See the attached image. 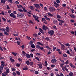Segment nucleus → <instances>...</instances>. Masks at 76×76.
Listing matches in <instances>:
<instances>
[{
  "mask_svg": "<svg viewBox=\"0 0 76 76\" xmlns=\"http://www.w3.org/2000/svg\"><path fill=\"white\" fill-rule=\"evenodd\" d=\"M14 14H17V12L15 11H14L13 13H12L10 14V16L13 18H16V16Z\"/></svg>",
  "mask_w": 76,
  "mask_h": 76,
  "instance_id": "f257e3e1",
  "label": "nucleus"
},
{
  "mask_svg": "<svg viewBox=\"0 0 76 76\" xmlns=\"http://www.w3.org/2000/svg\"><path fill=\"white\" fill-rule=\"evenodd\" d=\"M49 10L50 11V12H53V11H55V10H56V9L53 7L50 6L49 7Z\"/></svg>",
  "mask_w": 76,
  "mask_h": 76,
  "instance_id": "f03ea898",
  "label": "nucleus"
},
{
  "mask_svg": "<svg viewBox=\"0 0 76 76\" xmlns=\"http://www.w3.org/2000/svg\"><path fill=\"white\" fill-rule=\"evenodd\" d=\"M17 17L18 18H23L24 16V15L23 13H18V14L17 15Z\"/></svg>",
  "mask_w": 76,
  "mask_h": 76,
  "instance_id": "7ed1b4c3",
  "label": "nucleus"
},
{
  "mask_svg": "<svg viewBox=\"0 0 76 76\" xmlns=\"http://www.w3.org/2000/svg\"><path fill=\"white\" fill-rule=\"evenodd\" d=\"M34 6L36 9H41V7L39 5V4H34Z\"/></svg>",
  "mask_w": 76,
  "mask_h": 76,
  "instance_id": "20e7f679",
  "label": "nucleus"
},
{
  "mask_svg": "<svg viewBox=\"0 0 76 76\" xmlns=\"http://www.w3.org/2000/svg\"><path fill=\"white\" fill-rule=\"evenodd\" d=\"M48 33L49 34H50L51 35H54V31H53V30H50L48 32Z\"/></svg>",
  "mask_w": 76,
  "mask_h": 76,
  "instance_id": "39448f33",
  "label": "nucleus"
},
{
  "mask_svg": "<svg viewBox=\"0 0 76 76\" xmlns=\"http://www.w3.org/2000/svg\"><path fill=\"white\" fill-rule=\"evenodd\" d=\"M42 29L44 30V31H47V29H48V27L46 26L45 25H44L42 26Z\"/></svg>",
  "mask_w": 76,
  "mask_h": 76,
  "instance_id": "423d86ee",
  "label": "nucleus"
},
{
  "mask_svg": "<svg viewBox=\"0 0 76 76\" xmlns=\"http://www.w3.org/2000/svg\"><path fill=\"white\" fill-rule=\"evenodd\" d=\"M51 62L53 63H55L57 62V59L55 58L51 60Z\"/></svg>",
  "mask_w": 76,
  "mask_h": 76,
  "instance_id": "0eeeda50",
  "label": "nucleus"
},
{
  "mask_svg": "<svg viewBox=\"0 0 76 76\" xmlns=\"http://www.w3.org/2000/svg\"><path fill=\"white\" fill-rule=\"evenodd\" d=\"M39 31L42 33V34H45V32L44 31V30H43L42 29L40 28H39Z\"/></svg>",
  "mask_w": 76,
  "mask_h": 76,
  "instance_id": "6e6552de",
  "label": "nucleus"
},
{
  "mask_svg": "<svg viewBox=\"0 0 76 76\" xmlns=\"http://www.w3.org/2000/svg\"><path fill=\"white\" fill-rule=\"evenodd\" d=\"M37 44H38V45H41L42 46H43L44 45L42 44L41 42H37Z\"/></svg>",
  "mask_w": 76,
  "mask_h": 76,
  "instance_id": "1a4fd4ad",
  "label": "nucleus"
},
{
  "mask_svg": "<svg viewBox=\"0 0 76 76\" xmlns=\"http://www.w3.org/2000/svg\"><path fill=\"white\" fill-rule=\"evenodd\" d=\"M26 57L28 58H29L31 57V55H29V53H28L27 54H26Z\"/></svg>",
  "mask_w": 76,
  "mask_h": 76,
  "instance_id": "9d476101",
  "label": "nucleus"
},
{
  "mask_svg": "<svg viewBox=\"0 0 76 76\" xmlns=\"http://www.w3.org/2000/svg\"><path fill=\"white\" fill-rule=\"evenodd\" d=\"M5 31L7 32H9V27L7 26L5 28Z\"/></svg>",
  "mask_w": 76,
  "mask_h": 76,
  "instance_id": "9b49d317",
  "label": "nucleus"
},
{
  "mask_svg": "<svg viewBox=\"0 0 76 76\" xmlns=\"http://www.w3.org/2000/svg\"><path fill=\"white\" fill-rule=\"evenodd\" d=\"M53 3L56 5L57 7H59V6H60V4H58L55 1L53 2Z\"/></svg>",
  "mask_w": 76,
  "mask_h": 76,
  "instance_id": "f8f14e48",
  "label": "nucleus"
},
{
  "mask_svg": "<svg viewBox=\"0 0 76 76\" xmlns=\"http://www.w3.org/2000/svg\"><path fill=\"white\" fill-rule=\"evenodd\" d=\"M37 66H39V69H42V64L41 63L40 64H38Z\"/></svg>",
  "mask_w": 76,
  "mask_h": 76,
  "instance_id": "ddd939ff",
  "label": "nucleus"
},
{
  "mask_svg": "<svg viewBox=\"0 0 76 76\" xmlns=\"http://www.w3.org/2000/svg\"><path fill=\"white\" fill-rule=\"evenodd\" d=\"M11 53L14 56H16L17 54H18V53H16L13 52H12Z\"/></svg>",
  "mask_w": 76,
  "mask_h": 76,
  "instance_id": "4468645a",
  "label": "nucleus"
},
{
  "mask_svg": "<svg viewBox=\"0 0 76 76\" xmlns=\"http://www.w3.org/2000/svg\"><path fill=\"white\" fill-rule=\"evenodd\" d=\"M56 17L57 19H60L61 18V16L60 15L57 14L56 15Z\"/></svg>",
  "mask_w": 76,
  "mask_h": 76,
  "instance_id": "2eb2a0df",
  "label": "nucleus"
},
{
  "mask_svg": "<svg viewBox=\"0 0 76 76\" xmlns=\"http://www.w3.org/2000/svg\"><path fill=\"white\" fill-rule=\"evenodd\" d=\"M29 64L30 66H32L34 64V62H30L29 63Z\"/></svg>",
  "mask_w": 76,
  "mask_h": 76,
  "instance_id": "dca6fc26",
  "label": "nucleus"
},
{
  "mask_svg": "<svg viewBox=\"0 0 76 76\" xmlns=\"http://www.w3.org/2000/svg\"><path fill=\"white\" fill-rule=\"evenodd\" d=\"M57 22H58V21H57V20H53V23L54 24H55V25L57 24Z\"/></svg>",
  "mask_w": 76,
  "mask_h": 76,
  "instance_id": "f3484780",
  "label": "nucleus"
},
{
  "mask_svg": "<svg viewBox=\"0 0 76 76\" xmlns=\"http://www.w3.org/2000/svg\"><path fill=\"white\" fill-rule=\"evenodd\" d=\"M66 65L64 66V68H62V70L63 71H65L66 70Z\"/></svg>",
  "mask_w": 76,
  "mask_h": 76,
  "instance_id": "a211bd4d",
  "label": "nucleus"
},
{
  "mask_svg": "<svg viewBox=\"0 0 76 76\" xmlns=\"http://www.w3.org/2000/svg\"><path fill=\"white\" fill-rule=\"evenodd\" d=\"M29 8L30 9L32 10H34V7H33V6H30L29 7Z\"/></svg>",
  "mask_w": 76,
  "mask_h": 76,
  "instance_id": "6ab92c4d",
  "label": "nucleus"
},
{
  "mask_svg": "<svg viewBox=\"0 0 76 76\" xmlns=\"http://www.w3.org/2000/svg\"><path fill=\"white\" fill-rule=\"evenodd\" d=\"M0 31H3L4 32H5V28H0Z\"/></svg>",
  "mask_w": 76,
  "mask_h": 76,
  "instance_id": "aec40b11",
  "label": "nucleus"
},
{
  "mask_svg": "<svg viewBox=\"0 0 76 76\" xmlns=\"http://www.w3.org/2000/svg\"><path fill=\"white\" fill-rule=\"evenodd\" d=\"M69 75L70 76H73V73L72 72H71L69 73Z\"/></svg>",
  "mask_w": 76,
  "mask_h": 76,
  "instance_id": "412c9836",
  "label": "nucleus"
},
{
  "mask_svg": "<svg viewBox=\"0 0 76 76\" xmlns=\"http://www.w3.org/2000/svg\"><path fill=\"white\" fill-rule=\"evenodd\" d=\"M26 63L27 65H29V61H26Z\"/></svg>",
  "mask_w": 76,
  "mask_h": 76,
  "instance_id": "4be33fe9",
  "label": "nucleus"
},
{
  "mask_svg": "<svg viewBox=\"0 0 76 76\" xmlns=\"http://www.w3.org/2000/svg\"><path fill=\"white\" fill-rule=\"evenodd\" d=\"M41 46H39V45H37L36 46V47L38 49H39V48H40V47Z\"/></svg>",
  "mask_w": 76,
  "mask_h": 76,
  "instance_id": "5701e85b",
  "label": "nucleus"
},
{
  "mask_svg": "<svg viewBox=\"0 0 76 76\" xmlns=\"http://www.w3.org/2000/svg\"><path fill=\"white\" fill-rule=\"evenodd\" d=\"M4 34H5V35H9V33H7V31H5L4 32Z\"/></svg>",
  "mask_w": 76,
  "mask_h": 76,
  "instance_id": "b1692460",
  "label": "nucleus"
},
{
  "mask_svg": "<svg viewBox=\"0 0 76 76\" xmlns=\"http://www.w3.org/2000/svg\"><path fill=\"white\" fill-rule=\"evenodd\" d=\"M1 3H3V4H5L6 3V1L3 0H1Z\"/></svg>",
  "mask_w": 76,
  "mask_h": 76,
  "instance_id": "393cba45",
  "label": "nucleus"
},
{
  "mask_svg": "<svg viewBox=\"0 0 76 76\" xmlns=\"http://www.w3.org/2000/svg\"><path fill=\"white\" fill-rule=\"evenodd\" d=\"M10 60L11 61V62H15V59H14L10 58Z\"/></svg>",
  "mask_w": 76,
  "mask_h": 76,
  "instance_id": "a878e982",
  "label": "nucleus"
},
{
  "mask_svg": "<svg viewBox=\"0 0 76 76\" xmlns=\"http://www.w3.org/2000/svg\"><path fill=\"white\" fill-rule=\"evenodd\" d=\"M29 22L30 23H31V24H33V23H34V22H33V21L32 20H29Z\"/></svg>",
  "mask_w": 76,
  "mask_h": 76,
  "instance_id": "bb28decb",
  "label": "nucleus"
},
{
  "mask_svg": "<svg viewBox=\"0 0 76 76\" xmlns=\"http://www.w3.org/2000/svg\"><path fill=\"white\" fill-rule=\"evenodd\" d=\"M16 66L17 67H19L20 66V64L19 63H18L16 64Z\"/></svg>",
  "mask_w": 76,
  "mask_h": 76,
  "instance_id": "cd10ccee",
  "label": "nucleus"
},
{
  "mask_svg": "<svg viewBox=\"0 0 76 76\" xmlns=\"http://www.w3.org/2000/svg\"><path fill=\"white\" fill-rule=\"evenodd\" d=\"M22 9L24 12H27V10H25V7H24Z\"/></svg>",
  "mask_w": 76,
  "mask_h": 76,
  "instance_id": "c85d7f7f",
  "label": "nucleus"
},
{
  "mask_svg": "<svg viewBox=\"0 0 76 76\" xmlns=\"http://www.w3.org/2000/svg\"><path fill=\"white\" fill-rule=\"evenodd\" d=\"M33 35L34 36V37H35V38H37V37H38V35H37V34H33Z\"/></svg>",
  "mask_w": 76,
  "mask_h": 76,
  "instance_id": "c756f323",
  "label": "nucleus"
},
{
  "mask_svg": "<svg viewBox=\"0 0 76 76\" xmlns=\"http://www.w3.org/2000/svg\"><path fill=\"white\" fill-rule=\"evenodd\" d=\"M18 10L20 12H23V10L21 9H18Z\"/></svg>",
  "mask_w": 76,
  "mask_h": 76,
  "instance_id": "7c9ffc66",
  "label": "nucleus"
},
{
  "mask_svg": "<svg viewBox=\"0 0 76 76\" xmlns=\"http://www.w3.org/2000/svg\"><path fill=\"white\" fill-rule=\"evenodd\" d=\"M48 15L49 16H51L52 17L53 16V14H50V13H48Z\"/></svg>",
  "mask_w": 76,
  "mask_h": 76,
  "instance_id": "2f4dec72",
  "label": "nucleus"
},
{
  "mask_svg": "<svg viewBox=\"0 0 76 76\" xmlns=\"http://www.w3.org/2000/svg\"><path fill=\"white\" fill-rule=\"evenodd\" d=\"M31 47H32V48H35V45H34V44L31 45Z\"/></svg>",
  "mask_w": 76,
  "mask_h": 76,
  "instance_id": "473e14b6",
  "label": "nucleus"
},
{
  "mask_svg": "<svg viewBox=\"0 0 76 76\" xmlns=\"http://www.w3.org/2000/svg\"><path fill=\"white\" fill-rule=\"evenodd\" d=\"M59 60L61 62H62V63H64V60H61V58H59Z\"/></svg>",
  "mask_w": 76,
  "mask_h": 76,
  "instance_id": "72a5a7b5",
  "label": "nucleus"
},
{
  "mask_svg": "<svg viewBox=\"0 0 76 76\" xmlns=\"http://www.w3.org/2000/svg\"><path fill=\"white\" fill-rule=\"evenodd\" d=\"M35 59H36V60H38V61H40L39 59V58H38V57H35Z\"/></svg>",
  "mask_w": 76,
  "mask_h": 76,
  "instance_id": "f704fd0d",
  "label": "nucleus"
},
{
  "mask_svg": "<svg viewBox=\"0 0 76 76\" xmlns=\"http://www.w3.org/2000/svg\"><path fill=\"white\" fill-rule=\"evenodd\" d=\"M13 35H14V36H15V37H18V36L19 35V34H18V33H17L16 34H13Z\"/></svg>",
  "mask_w": 76,
  "mask_h": 76,
  "instance_id": "c9c22d12",
  "label": "nucleus"
},
{
  "mask_svg": "<svg viewBox=\"0 0 76 76\" xmlns=\"http://www.w3.org/2000/svg\"><path fill=\"white\" fill-rule=\"evenodd\" d=\"M45 39L46 40V41H49L50 38H49L48 37H47L45 38Z\"/></svg>",
  "mask_w": 76,
  "mask_h": 76,
  "instance_id": "e433bc0d",
  "label": "nucleus"
},
{
  "mask_svg": "<svg viewBox=\"0 0 76 76\" xmlns=\"http://www.w3.org/2000/svg\"><path fill=\"white\" fill-rule=\"evenodd\" d=\"M63 57H67V54H63Z\"/></svg>",
  "mask_w": 76,
  "mask_h": 76,
  "instance_id": "4c0bfd02",
  "label": "nucleus"
},
{
  "mask_svg": "<svg viewBox=\"0 0 76 76\" xmlns=\"http://www.w3.org/2000/svg\"><path fill=\"white\" fill-rule=\"evenodd\" d=\"M65 45H66V46H67V47H70V45L69 43L65 44Z\"/></svg>",
  "mask_w": 76,
  "mask_h": 76,
  "instance_id": "58836bf2",
  "label": "nucleus"
},
{
  "mask_svg": "<svg viewBox=\"0 0 76 76\" xmlns=\"http://www.w3.org/2000/svg\"><path fill=\"white\" fill-rule=\"evenodd\" d=\"M18 60L19 61V62H22V60L21 59V58H19L18 59Z\"/></svg>",
  "mask_w": 76,
  "mask_h": 76,
  "instance_id": "ea45409f",
  "label": "nucleus"
},
{
  "mask_svg": "<svg viewBox=\"0 0 76 76\" xmlns=\"http://www.w3.org/2000/svg\"><path fill=\"white\" fill-rule=\"evenodd\" d=\"M2 19L4 21H5V22H6V19L5 18L2 17Z\"/></svg>",
  "mask_w": 76,
  "mask_h": 76,
  "instance_id": "a19ab883",
  "label": "nucleus"
},
{
  "mask_svg": "<svg viewBox=\"0 0 76 76\" xmlns=\"http://www.w3.org/2000/svg\"><path fill=\"white\" fill-rule=\"evenodd\" d=\"M35 74H36V75H38V74H39V72L38 71H36L34 72Z\"/></svg>",
  "mask_w": 76,
  "mask_h": 76,
  "instance_id": "79ce46f5",
  "label": "nucleus"
},
{
  "mask_svg": "<svg viewBox=\"0 0 76 76\" xmlns=\"http://www.w3.org/2000/svg\"><path fill=\"white\" fill-rule=\"evenodd\" d=\"M16 73L18 75H20V72L18 71H16Z\"/></svg>",
  "mask_w": 76,
  "mask_h": 76,
  "instance_id": "37998d69",
  "label": "nucleus"
},
{
  "mask_svg": "<svg viewBox=\"0 0 76 76\" xmlns=\"http://www.w3.org/2000/svg\"><path fill=\"white\" fill-rule=\"evenodd\" d=\"M6 72H7L8 73H9V72H10V71H9V69H7L6 70Z\"/></svg>",
  "mask_w": 76,
  "mask_h": 76,
  "instance_id": "c03bdc74",
  "label": "nucleus"
},
{
  "mask_svg": "<svg viewBox=\"0 0 76 76\" xmlns=\"http://www.w3.org/2000/svg\"><path fill=\"white\" fill-rule=\"evenodd\" d=\"M28 70V68L27 67H26L23 69V70Z\"/></svg>",
  "mask_w": 76,
  "mask_h": 76,
  "instance_id": "a18cd8bd",
  "label": "nucleus"
},
{
  "mask_svg": "<svg viewBox=\"0 0 76 76\" xmlns=\"http://www.w3.org/2000/svg\"><path fill=\"white\" fill-rule=\"evenodd\" d=\"M45 64L44 65V66H47V65H48V63H47V61H45Z\"/></svg>",
  "mask_w": 76,
  "mask_h": 76,
  "instance_id": "49530a36",
  "label": "nucleus"
},
{
  "mask_svg": "<svg viewBox=\"0 0 76 76\" xmlns=\"http://www.w3.org/2000/svg\"><path fill=\"white\" fill-rule=\"evenodd\" d=\"M64 64H69V61L67 60L66 62H64Z\"/></svg>",
  "mask_w": 76,
  "mask_h": 76,
  "instance_id": "de8ad7c7",
  "label": "nucleus"
},
{
  "mask_svg": "<svg viewBox=\"0 0 76 76\" xmlns=\"http://www.w3.org/2000/svg\"><path fill=\"white\" fill-rule=\"evenodd\" d=\"M56 1L57 3H60V1L59 0H57Z\"/></svg>",
  "mask_w": 76,
  "mask_h": 76,
  "instance_id": "09e8293b",
  "label": "nucleus"
},
{
  "mask_svg": "<svg viewBox=\"0 0 76 76\" xmlns=\"http://www.w3.org/2000/svg\"><path fill=\"white\" fill-rule=\"evenodd\" d=\"M26 38H27V39H28L29 40H30V39H31V38L29 37H28L27 36L26 37Z\"/></svg>",
  "mask_w": 76,
  "mask_h": 76,
  "instance_id": "8fccbe9b",
  "label": "nucleus"
},
{
  "mask_svg": "<svg viewBox=\"0 0 76 76\" xmlns=\"http://www.w3.org/2000/svg\"><path fill=\"white\" fill-rule=\"evenodd\" d=\"M8 2H9V3H13L12 1H13V0H8Z\"/></svg>",
  "mask_w": 76,
  "mask_h": 76,
  "instance_id": "3c124183",
  "label": "nucleus"
},
{
  "mask_svg": "<svg viewBox=\"0 0 76 76\" xmlns=\"http://www.w3.org/2000/svg\"><path fill=\"white\" fill-rule=\"evenodd\" d=\"M66 53L67 54H70V51L69 50H67L66 51Z\"/></svg>",
  "mask_w": 76,
  "mask_h": 76,
  "instance_id": "603ef678",
  "label": "nucleus"
},
{
  "mask_svg": "<svg viewBox=\"0 0 76 76\" xmlns=\"http://www.w3.org/2000/svg\"><path fill=\"white\" fill-rule=\"evenodd\" d=\"M56 49V48L55 47H53V51H55Z\"/></svg>",
  "mask_w": 76,
  "mask_h": 76,
  "instance_id": "864d4df0",
  "label": "nucleus"
},
{
  "mask_svg": "<svg viewBox=\"0 0 76 76\" xmlns=\"http://www.w3.org/2000/svg\"><path fill=\"white\" fill-rule=\"evenodd\" d=\"M22 53L23 55H24V56H25L26 54V53H25V52H24V51H23L22 52Z\"/></svg>",
  "mask_w": 76,
  "mask_h": 76,
  "instance_id": "5fc2aeb1",
  "label": "nucleus"
},
{
  "mask_svg": "<svg viewBox=\"0 0 76 76\" xmlns=\"http://www.w3.org/2000/svg\"><path fill=\"white\" fill-rule=\"evenodd\" d=\"M36 55L37 56H41V54L38 53H36Z\"/></svg>",
  "mask_w": 76,
  "mask_h": 76,
  "instance_id": "6e6d98bb",
  "label": "nucleus"
},
{
  "mask_svg": "<svg viewBox=\"0 0 76 76\" xmlns=\"http://www.w3.org/2000/svg\"><path fill=\"white\" fill-rule=\"evenodd\" d=\"M45 19H46V20H50V19L49 18L45 17Z\"/></svg>",
  "mask_w": 76,
  "mask_h": 76,
  "instance_id": "4d7b16f0",
  "label": "nucleus"
},
{
  "mask_svg": "<svg viewBox=\"0 0 76 76\" xmlns=\"http://www.w3.org/2000/svg\"><path fill=\"white\" fill-rule=\"evenodd\" d=\"M7 10H9L10 9V7L8 6V5H7Z\"/></svg>",
  "mask_w": 76,
  "mask_h": 76,
  "instance_id": "13d9d810",
  "label": "nucleus"
},
{
  "mask_svg": "<svg viewBox=\"0 0 76 76\" xmlns=\"http://www.w3.org/2000/svg\"><path fill=\"white\" fill-rule=\"evenodd\" d=\"M64 64H60V66L61 67H62L63 66H64Z\"/></svg>",
  "mask_w": 76,
  "mask_h": 76,
  "instance_id": "bf43d9fd",
  "label": "nucleus"
},
{
  "mask_svg": "<svg viewBox=\"0 0 76 76\" xmlns=\"http://www.w3.org/2000/svg\"><path fill=\"white\" fill-rule=\"evenodd\" d=\"M12 72H15V68H13L12 69Z\"/></svg>",
  "mask_w": 76,
  "mask_h": 76,
  "instance_id": "052dcab7",
  "label": "nucleus"
},
{
  "mask_svg": "<svg viewBox=\"0 0 76 76\" xmlns=\"http://www.w3.org/2000/svg\"><path fill=\"white\" fill-rule=\"evenodd\" d=\"M51 67H52L53 68L54 67H55V65H51Z\"/></svg>",
  "mask_w": 76,
  "mask_h": 76,
  "instance_id": "680f3d73",
  "label": "nucleus"
},
{
  "mask_svg": "<svg viewBox=\"0 0 76 76\" xmlns=\"http://www.w3.org/2000/svg\"><path fill=\"white\" fill-rule=\"evenodd\" d=\"M21 48L22 49H24V48H25V46L24 45H22L21 46Z\"/></svg>",
  "mask_w": 76,
  "mask_h": 76,
  "instance_id": "e2e57ef3",
  "label": "nucleus"
},
{
  "mask_svg": "<svg viewBox=\"0 0 76 76\" xmlns=\"http://www.w3.org/2000/svg\"><path fill=\"white\" fill-rule=\"evenodd\" d=\"M71 18H73V19H75V15H73V16H71Z\"/></svg>",
  "mask_w": 76,
  "mask_h": 76,
  "instance_id": "0e129e2a",
  "label": "nucleus"
},
{
  "mask_svg": "<svg viewBox=\"0 0 76 76\" xmlns=\"http://www.w3.org/2000/svg\"><path fill=\"white\" fill-rule=\"evenodd\" d=\"M53 28L54 29H57V28L56 27V26H53Z\"/></svg>",
  "mask_w": 76,
  "mask_h": 76,
  "instance_id": "69168bd1",
  "label": "nucleus"
},
{
  "mask_svg": "<svg viewBox=\"0 0 76 76\" xmlns=\"http://www.w3.org/2000/svg\"><path fill=\"white\" fill-rule=\"evenodd\" d=\"M13 75H14V76H15L16 75V72H13L12 73Z\"/></svg>",
  "mask_w": 76,
  "mask_h": 76,
  "instance_id": "338daca9",
  "label": "nucleus"
},
{
  "mask_svg": "<svg viewBox=\"0 0 76 76\" xmlns=\"http://www.w3.org/2000/svg\"><path fill=\"white\" fill-rule=\"evenodd\" d=\"M1 75H2V76H6L5 74H4L3 73H2L1 74Z\"/></svg>",
  "mask_w": 76,
  "mask_h": 76,
  "instance_id": "774afa93",
  "label": "nucleus"
}]
</instances>
